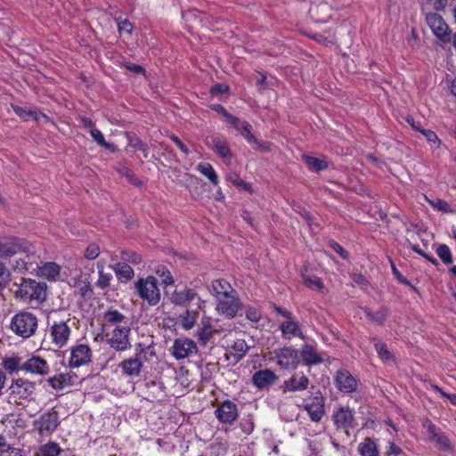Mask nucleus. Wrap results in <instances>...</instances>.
Masks as SVG:
<instances>
[{
  "mask_svg": "<svg viewBox=\"0 0 456 456\" xmlns=\"http://www.w3.org/2000/svg\"><path fill=\"white\" fill-rule=\"evenodd\" d=\"M239 411L236 403L225 400L215 411V416L223 424H232L238 418Z\"/></svg>",
  "mask_w": 456,
  "mask_h": 456,
  "instance_id": "19",
  "label": "nucleus"
},
{
  "mask_svg": "<svg viewBox=\"0 0 456 456\" xmlns=\"http://www.w3.org/2000/svg\"><path fill=\"white\" fill-rule=\"evenodd\" d=\"M134 289L138 297L146 301L149 305L155 306L159 303L160 291L158 287V280L154 276L139 278L134 282Z\"/></svg>",
  "mask_w": 456,
  "mask_h": 456,
  "instance_id": "5",
  "label": "nucleus"
},
{
  "mask_svg": "<svg viewBox=\"0 0 456 456\" xmlns=\"http://www.w3.org/2000/svg\"><path fill=\"white\" fill-rule=\"evenodd\" d=\"M0 456H21L20 450L8 446L0 452Z\"/></svg>",
  "mask_w": 456,
  "mask_h": 456,
  "instance_id": "64",
  "label": "nucleus"
},
{
  "mask_svg": "<svg viewBox=\"0 0 456 456\" xmlns=\"http://www.w3.org/2000/svg\"><path fill=\"white\" fill-rule=\"evenodd\" d=\"M370 341L374 342V347L378 354V356L382 362L394 361L395 355L387 349V346L385 342L381 341L378 338H370Z\"/></svg>",
  "mask_w": 456,
  "mask_h": 456,
  "instance_id": "31",
  "label": "nucleus"
},
{
  "mask_svg": "<svg viewBox=\"0 0 456 456\" xmlns=\"http://www.w3.org/2000/svg\"><path fill=\"white\" fill-rule=\"evenodd\" d=\"M15 296L27 303L42 304L46 299L47 285L33 279H23L15 290Z\"/></svg>",
  "mask_w": 456,
  "mask_h": 456,
  "instance_id": "3",
  "label": "nucleus"
},
{
  "mask_svg": "<svg viewBox=\"0 0 456 456\" xmlns=\"http://www.w3.org/2000/svg\"><path fill=\"white\" fill-rule=\"evenodd\" d=\"M427 433L429 441L434 443L440 451L451 452L452 450V446L448 436L438 429L431 421H428L427 426Z\"/></svg>",
  "mask_w": 456,
  "mask_h": 456,
  "instance_id": "22",
  "label": "nucleus"
},
{
  "mask_svg": "<svg viewBox=\"0 0 456 456\" xmlns=\"http://www.w3.org/2000/svg\"><path fill=\"white\" fill-rule=\"evenodd\" d=\"M52 344L58 348L64 347L70 338L71 329L65 322H53L48 330Z\"/></svg>",
  "mask_w": 456,
  "mask_h": 456,
  "instance_id": "14",
  "label": "nucleus"
},
{
  "mask_svg": "<svg viewBox=\"0 0 456 456\" xmlns=\"http://www.w3.org/2000/svg\"><path fill=\"white\" fill-rule=\"evenodd\" d=\"M436 253L444 265H448L452 264V253L446 244L439 245L436 250Z\"/></svg>",
  "mask_w": 456,
  "mask_h": 456,
  "instance_id": "45",
  "label": "nucleus"
},
{
  "mask_svg": "<svg viewBox=\"0 0 456 456\" xmlns=\"http://www.w3.org/2000/svg\"><path fill=\"white\" fill-rule=\"evenodd\" d=\"M304 162L316 172L323 171L328 168L329 165L325 159H321L310 155H303Z\"/></svg>",
  "mask_w": 456,
  "mask_h": 456,
  "instance_id": "37",
  "label": "nucleus"
},
{
  "mask_svg": "<svg viewBox=\"0 0 456 456\" xmlns=\"http://www.w3.org/2000/svg\"><path fill=\"white\" fill-rule=\"evenodd\" d=\"M212 289L215 296L219 298V296H225L229 293H235V289L224 279H216L212 281Z\"/></svg>",
  "mask_w": 456,
  "mask_h": 456,
  "instance_id": "32",
  "label": "nucleus"
},
{
  "mask_svg": "<svg viewBox=\"0 0 456 456\" xmlns=\"http://www.w3.org/2000/svg\"><path fill=\"white\" fill-rule=\"evenodd\" d=\"M330 247L332 249L338 253L342 258L346 259L348 257V254L346 250L338 242L332 241L330 243Z\"/></svg>",
  "mask_w": 456,
  "mask_h": 456,
  "instance_id": "63",
  "label": "nucleus"
},
{
  "mask_svg": "<svg viewBox=\"0 0 456 456\" xmlns=\"http://www.w3.org/2000/svg\"><path fill=\"white\" fill-rule=\"evenodd\" d=\"M277 364L284 370H294L299 364L298 352L292 346H284L274 351Z\"/></svg>",
  "mask_w": 456,
  "mask_h": 456,
  "instance_id": "16",
  "label": "nucleus"
},
{
  "mask_svg": "<svg viewBox=\"0 0 456 456\" xmlns=\"http://www.w3.org/2000/svg\"><path fill=\"white\" fill-rule=\"evenodd\" d=\"M100 254V248L96 243H90L84 253V256L88 260L95 259Z\"/></svg>",
  "mask_w": 456,
  "mask_h": 456,
  "instance_id": "56",
  "label": "nucleus"
},
{
  "mask_svg": "<svg viewBox=\"0 0 456 456\" xmlns=\"http://www.w3.org/2000/svg\"><path fill=\"white\" fill-rule=\"evenodd\" d=\"M334 385L342 394L352 395L358 389L359 380L346 369H339L334 377Z\"/></svg>",
  "mask_w": 456,
  "mask_h": 456,
  "instance_id": "10",
  "label": "nucleus"
},
{
  "mask_svg": "<svg viewBox=\"0 0 456 456\" xmlns=\"http://www.w3.org/2000/svg\"><path fill=\"white\" fill-rule=\"evenodd\" d=\"M12 108L14 113L17 116H19L23 121H28L29 119H33L37 122H39V116L37 111L27 110L23 107L13 104L12 105Z\"/></svg>",
  "mask_w": 456,
  "mask_h": 456,
  "instance_id": "41",
  "label": "nucleus"
},
{
  "mask_svg": "<svg viewBox=\"0 0 456 456\" xmlns=\"http://www.w3.org/2000/svg\"><path fill=\"white\" fill-rule=\"evenodd\" d=\"M157 273L162 277V283L165 286L174 284V279L170 273V271L166 266L159 267L157 270Z\"/></svg>",
  "mask_w": 456,
  "mask_h": 456,
  "instance_id": "55",
  "label": "nucleus"
},
{
  "mask_svg": "<svg viewBox=\"0 0 456 456\" xmlns=\"http://www.w3.org/2000/svg\"><path fill=\"white\" fill-rule=\"evenodd\" d=\"M240 307L241 303L236 290L235 293L219 296V298H217L216 309L227 318L235 317Z\"/></svg>",
  "mask_w": 456,
  "mask_h": 456,
  "instance_id": "15",
  "label": "nucleus"
},
{
  "mask_svg": "<svg viewBox=\"0 0 456 456\" xmlns=\"http://www.w3.org/2000/svg\"><path fill=\"white\" fill-rule=\"evenodd\" d=\"M118 24V30L120 34L126 33L128 35L132 34L133 31V24L127 19L121 20V18L115 19Z\"/></svg>",
  "mask_w": 456,
  "mask_h": 456,
  "instance_id": "54",
  "label": "nucleus"
},
{
  "mask_svg": "<svg viewBox=\"0 0 456 456\" xmlns=\"http://www.w3.org/2000/svg\"><path fill=\"white\" fill-rule=\"evenodd\" d=\"M388 262L390 264V266H391V270H392V273L394 275V277L395 278V280L401 283V284H403V285H406V286H410L411 288H414L412 286V284L411 283V281L409 280H407L402 273L401 272L397 269L394 260L389 256L388 257Z\"/></svg>",
  "mask_w": 456,
  "mask_h": 456,
  "instance_id": "51",
  "label": "nucleus"
},
{
  "mask_svg": "<svg viewBox=\"0 0 456 456\" xmlns=\"http://www.w3.org/2000/svg\"><path fill=\"white\" fill-rule=\"evenodd\" d=\"M24 356L12 355L4 357L2 362L4 369L10 374L13 375L19 371L23 372Z\"/></svg>",
  "mask_w": 456,
  "mask_h": 456,
  "instance_id": "30",
  "label": "nucleus"
},
{
  "mask_svg": "<svg viewBox=\"0 0 456 456\" xmlns=\"http://www.w3.org/2000/svg\"><path fill=\"white\" fill-rule=\"evenodd\" d=\"M278 380V376L270 369L256 371L252 377L253 385L258 389L267 388Z\"/></svg>",
  "mask_w": 456,
  "mask_h": 456,
  "instance_id": "25",
  "label": "nucleus"
},
{
  "mask_svg": "<svg viewBox=\"0 0 456 456\" xmlns=\"http://www.w3.org/2000/svg\"><path fill=\"white\" fill-rule=\"evenodd\" d=\"M104 320L110 324H118L125 320V315L118 310H108L104 314Z\"/></svg>",
  "mask_w": 456,
  "mask_h": 456,
  "instance_id": "50",
  "label": "nucleus"
},
{
  "mask_svg": "<svg viewBox=\"0 0 456 456\" xmlns=\"http://www.w3.org/2000/svg\"><path fill=\"white\" fill-rule=\"evenodd\" d=\"M420 134L424 135L427 142L431 145L433 149H439L442 145V141L437 136L436 133L430 129H422Z\"/></svg>",
  "mask_w": 456,
  "mask_h": 456,
  "instance_id": "47",
  "label": "nucleus"
},
{
  "mask_svg": "<svg viewBox=\"0 0 456 456\" xmlns=\"http://www.w3.org/2000/svg\"><path fill=\"white\" fill-rule=\"evenodd\" d=\"M362 310L367 319L378 326L384 325L389 315V309L387 306H381L377 311H372L370 307L365 306Z\"/></svg>",
  "mask_w": 456,
  "mask_h": 456,
  "instance_id": "27",
  "label": "nucleus"
},
{
  "mask_svg": "<svg viewBox=\"0 0 456 456\" xmlns=\"http://www.w3.org/2000/svg\"><path fill=\"white\" fill-rule=\"evenodd\" d=\"M142 367V361L134 356L123 360L118 364L121 373L132 379L137 378L141 375Z\"/></svg>",
  "mask_w": 456,
  "mask_h": 456,
  "instance_id": "26",
  "label": "nucleus"
},
{
  "mask_svg": "<svg viewBox=\"0 0 456 456\" xmlns=\"http://www.w3.org/2000/svg\"><path fill=\"white\" fill-rule=\"evenodd\" d=\"M301 356L303 362L307 366L315 365L323 362L322 357L318 354L314 346L305 344L302 346Z\"/></svg>",
  "mask_w": 456,
  "mask_h": 456,
  "instance_id": "29",
  "label": "nucleus"
},
{
  "mask_svg": "<svg viewBox=\"0 0 456 456\" xmlns=\"http://www.w3.org/2000/svg\"><path fill=\"white\" fill-rule=\"evenodd\" d=\"M148 349H150L149 346H146L143 343H137L135 345L134 354L133 356L136 357L138 359H141L142 361V358L144 357Z\"/></svg>",
  "mask_w": 456,
  "mask_h": 456,
  "instance_id": "59",
  "label": "nucleus"
},
{
  "mask_svg": "<svg viewBox=\"0 0 456 456\" xmlns=\"http://www.w3.org/2000/svg\"><path fill=\"white\" fill-rule=\"evenodd\" d=\"M126 138L128 140V146L135 149L136 151H139L142 152L144 159H148L150 154V148L149 145L144 142L142 140H141L136 135H131L128 133H126Z\"/></svg>",
  "mask_w": 456,
  "mask_h": 456,
  "instance_id": "34",
  "label": "nucleus"
},
{
  "mask_svg": "<svg viewBox=\"0 0 456 456\" xmlns=\"http://www.w3.org/2000/svg\"><path fill=\"white\" fill-rule=\"evenodd\" d=\"M121 258L126 262H130L134 265L140 264L142 257L139 254L132 250H124L121 252Z\"/></svg>",
  "mask_w": 456,
  "mask_h": 456,
  "instance_id": "53",
  "label": "nucleus"
},
{
  "mask_svg": "<svg viewBox=\"0 0 456 456\" xmlns=\"http://www.w3.org/2000/svg\"><path fill=\"white\" fill-rule=\"evenodd\" d=\"M229 92V86L224 84H216L210 88V93L213 95L224 94Z\"/></svg>",
  "mask_w": 456,
  "mask_h": 456,
  "instance_id": "62",
  "label": "nucleus"
},
{
  "mask_svg": "<svg viewBox=\"0 0 456 456\" xmlns=\"http://www.w3.org/2000/svg\"><path fill=\"white\" fill-rule=\"evenodd\" d=\"M198 297L197 292L192 289L175 290L170 297V301L176 305H186L188 303Z\"/></svg>",
  "mask_w": 456,
  "mask_h": 456,
  "instance_id": "28",
  "label": "nucleus"
},
{
  "mask_svg": "<svg viewBox=\"0 0 456 456\" xmlns=\"http://www.w3.org/2000/svg\"><path fill=\"white\" fill-rule=\"evenodd\" d=\"M198 315L199 314L197 311L186 310L181 315L182 327L185 330H191L195 325Z\"/></svg>",
  "mask_w": 456,
  "mask_h": 456,
  "instance_id": "43",
  "label": "nucleus"
},
{
  "mask_svg": "<svg viewBox=\"0 0 456 456\" xmlns=\"http://www.w3.org/2000/svg\"><path fill=\"white\" fill-rule=\"evenodd\" d=\"M60 424L58 412L54 410L42 413L34 421V427L42 436L52 435Z\"/></svg>",
  "mask_w": 456,
  "mask_h": 456,
  "instance_id": "11",
  "label": "nucleus"
},
{
  "mask_svg": "<svg viewBox=\"0 0 456 456\" xmlns=\"http://www.w3.org/2000/svg\"><path fill=\"white\" fill-rule=\"evenodd\" d=\"M358 451L362 456H379L376 444L370 438H366L359 444Z\"/></svg>",
  "mask_w": 456,
  "mask_h": 456,
  "instance_id": "39",
  "label": "nucleus"
},
{
  "mask_svg": "<svg viewBox=\"0 0 456 456\" xmlns=\"http://www.w3.org/2000/svg\"><path fill=\"white\" fill-rule=\"evenodd\" d=\"M50 371L47 361L38 355L24 356L23 372L25 374L45 376Z\"/></svg>",
  "mask_w": 456,
  "mask_h": 456,
  "instance_id": "18",
  "label": "nucleus"
},
{
  "mask_svg": "<svg viewBox=\"0 0 456 456\" xmlns=\"http://www.w3.org/2000/svg\"><path fill=\"white\" fill-rule=\"evenodd\" d=\"M426 201L436 211L442 213H452L453 210L451 208L450 204L442 199L431 200L427 195H425Z\"/></svg>",
  "mask_w": 456,
  "mask_h": 456,
  "instance_id": "42",
  "label": "nucleus"
},
{
  "mask_svg": "<svg viewBox=\"0 0 456 456\" xmlns=\"http://www.w3.org/2000/svg\"><path fill=\"white\" fill-rule=\"evenodd\" d=\"M332 419L337 429H343L348 433L357 426L354 410L349 407H340L333 412Z\"/></svg>",
  "mask_w": 456,
  "mask_h": 456,
  "instance_id": "17",
  "label": "nucleus"
},
{
  "mask_svg": "<svg viewBox=\"0 0 456 456\" xmlns=\"http://www.w3.org/2000/svg\"><path fill=\"white\" fill-rule=\"evenodd\" d=\"M206 145L214 151L225 162L230 163L232 158L229 142L225 139L217 136L207 137Z\"/></svg>",
  "mask_w": 456,
  "mask_h": 456,
  "instance_id": "23",
  "label": "nucleus"
},
{
  "mask_svg": "<svg viewBox=\"0 0 456 456\" xmlns=\"http://www.w3.org/2000/svg\"><path fill=\"white\" fill-rule=\"evenodd\" d=\"M78 379L77 373L70 369L69 372H61L49 377L46 379V382L53 389L60 391L66 387L74 386Z\"/></svg>",
  "mask_w": 456,
  "mask_h": 456,
  "instance_id": "21",
  "label": "nucleus"
},
{
  "mask_svg": "<svg viewBox=\"0 0 456 456\" xmlns=\"http://www.w3.org/2000/svg\"><path fill=\"white\" fill-rule=\"evenodd\" d=\"M246 318L252 322H258L262 319L259 309L250 306L246 310Z\"/></svg>",
  "mask_w": 456,
  "mask_h": 456,
  "instance_id": "57",
  "label": "nucleus"
},
{
  "mask_svg": "<svg viewBox=\"0 0 456 456\" xmlns=\"http://www.w3.org/2000/svg\"><path fill=\"white\" fill-rule=\"evenodd\" d=\"M201 325L202 326L198 330L197 336L201 344L206 345L212 338L216 330L208 321L202 322Z\"/></svg>",
  "mask_w": 456,
  "mask_h": 456,
  "instance_id": "36",
  "label": "nucleus"
},
{
  "mask_svg": "<svg viewBox=\"0 0 456 456\" xmlns=\"http://www.w3.org/2000/svg\"><path fill=\"white\" fill-rule=\"evenodd\" d=\"M117 172L121 175L122 176H125L129 183L140 186L142 184V181L136 176V175L127 167L121 166L118 167Z\"/></svg>",
  "mask_w": 456,
  "mask_h": 456,
  "instance_id": "44",
  "label": "nucleus"
},
{
  "mask_svg": "<svg viewBox=\"0 0 456 456\" xmlns=\"http://www.w3.org/2000/svg\"><path fill=\"white\" fill-rule=\"evenodd\" d=\"M302 407L313 422H320L325 415V398L321 390L311 392L303 400Z\"/></svg>",
  "mask_w": 456,
  "mask_h": 456,
  "instance_id": "7",
  "label": "nucleus"
},
{
  "mask_svg": "<svg viewBox=\"0 0 456 456\" xmlns=\"http://www.w3.org/2000/svg\"><path fill=\"white\" fill-rule=\"evenodd\" d=\"M115 273L118 281L127 282L134 275V269L125 262L117 263Z\"/></svg>",
  "mask_w": 456,
  "mask_h": 456,
  "instance_id": "33",
  "label": "nucleus"
},
{
  "mask_svg": "<svg viewBox=\"0 0 456 456\" xmlns=\"http://www.w3.org/2000/svg\"><path fill=\"white\" fill-rule=\"evenodd\" d=\"M38 327V319L31 312L20 311L11 319L9 328L17 337L27 339L35 335Z\"/></svg>",
  "mask_w": 456,
  "mask_h": 456,
  "instance_id": "2",
  "label": "nucleus"
},
{
  "mask_svg": "<svg viewBox=\"0 0 456 456\" xmlns=\"http://www.w3.org/2000/svg\"><path fill=\"white\" fill-rule=\"evenodd\" d=\"M93 360V351L89 345L77 343L69 348L68 366L73 370L88 365Z\"/></svg>",
  "mask_w": 456,
  "mask_h": 456,
  "instance_id": "8",
  "label": "nucleus"
},
{
  "mask_svg": "<svg viewBox=\"0 0 456 456\" xmlns=\"http://www.w3.org/2000/svg\"><path fill=\"white\" fill-rule=\"evenodd\" d=\"M90 134L93 139L97 142V144H99L100 146L105 144L106 140L104 138V135L99 129H91Z\"/></svg>",
  "mask_w": 456,
  "mask_h": 456,
  "instance_id": "61",
  "label": "nucleus"
},
{
  "mask_svg": "<svg viewBox=\"0 0 456 456\" xmlns=\"http://www.w3.org/2000/svg\"><path fill=\"white\" fill-rule=\"evenodd\" d=\"M99 268L98 271V280L96 281V286L102 289H105L110 285V281L112 280V274L110 273H105L102 269V266Z\"/></svg>",
  "mask_w": 456,
  "mask_h": 456,
  "instance_id": "49",
  "label": "nucleus"
},
{
  "mask_svg": "<svg viewBox=\"0 0 456 456\" xmlns=\"http://www.w3.org/2000/svg\"><path fill=\"white\" fill-rule=\"evenodd\" d=\"M309 379L303 372L294 373L289 379L284 381L281 388L284 393L301 392L307 389Z\"/></svg>",
  "mask_w": 456,
  "mask_h": 456,
  "instance_id": "24",
  "label": "nucleus"
},
{
  "mask_svg": "<svg viewBox=\"0 0 456 456\" xmlns=\"http://www.w3.org/2000/svg\"><path fill=\"white\" fill-rule=\"evenodd\" d=\"M10 397L15 403L20 400H29L36 391V383L24 378H17L12 380L9 387Z\"/></svg>",
  "mask_w": 456,
  "mask_h": 456,
  "instance_id": "9",
  "label": "nucleus"
},
{
  "mask_svg": "<svg viewBox=\"0 0 456 456\" xmlns=\"http://www.w3.org/2000/svg\"><path fill=\"white\" fill-rule=\"evenodd\" d=\"M197 170L206 176L209 182L216 185L219 182L218 175L215 171L214 167L209 163H200L197 166Z\"/></svg>",
  "mask_w": 456,
  "mask_h": 456,
  "instance_id": "38",
  "label": "nucleus"
},
{
  "mask_svg": "<svg viewBox=\"0 0 456 456\" xmlns=\"http://www.w3.org/2000/svg\"><path fill=\"white\" fill-rule=\"evenodd\" d=\"M403 453V450L395 444L394 442H388V444L387 446V454L388 456H399Z\"/></svg>",
  "mask_w": 456,
  "mask_h": 456,
  "instance_id": "60",
  "label": "nucleus"
},
{
  "mask_svg": "<svg viewBox=\"0 0 456 456\" xmlns=\"http://www.w3.org/2000/svg\"><path fill=\"white\" fill-rule=\"evenodd\" d=\"M249 346L247 345L244 339H236L232 346L230 347V353L233 355L237 362L240 361L247 352L248 351Z\"/></svg>",
  "mask_w": 456,
  "mask_h": 456,
  "instance_id": "35",
  "label": "nucleus"
},
{
  "mask_svg": "<svg viewBox=\"0 0 456 456\" xmlns=\"http://www.w3.org/2000/svg\"><path fill=\"white\" fill-rule=\"evenodd\" d=\"M24 253L23 259L35 258L33 245L26 239L0 234V258L8 259L16 254Z\"/></svg>",
  "mask_w": 456,
  "mask_h": 456,
  "instance_id": "1",
  "label": "nucleus"
},
{
  "mask_svg": "<svg viewBox=\"0 0 456 456\" xmlns=\"http://www.w3.org/2000/svg\"><path fill=\"white\" fill-rule=\"evenodd\" d=\"M37 256L30 259H19L16 261L15 268L21 273H33L37 271V274L48 281H56L61 273V266L54 262H46L38 265L36 262Z\"/></svg>",
  "mask_w": 456,
  "mask_h": 456,
  "instance_id": "4",
  "label": "nucleus"
},
{
  "mask_svg": "<svg viewBox=\"0 0 456 456\" xmlns=\"http://www.w3.org/2000/svg\"><path fill=\"white\" fill-rule=\"evenodd\" d=\"M131 330L128 326H117L111 332L107 343L117 352H125L131 348L129 336Z\"/></svg>",
  "mask_w": 456,
  "mask_h": 456,
  "instance_id": "12",
  "label": "nucleus"
},
{
  "mask_svg": "<svg viewBox=\"0 0 456 456\" xmlns=\"http://www.w3.org/2000/svg\"><path fill=\"white\" fill-rule=\"evenodd\" d=\"M197 352V344L190 338H176L172 346V355L176 360L185 359Z\"/></svg>",
  "mask_w": 456,
  "mask_h": 456,
  "instance_id": "20",
  "label": "nucleus"
},
{
  "mask_svg": "<svg viewBox=\"0 0 456 456\" xmlns=\"http://www.w3.org/2000/svg\"><path fill=\"white\" fill-rule=\"evenodd\" d=\"M62 449L55 442H48L45 444L40 446L37 456H59Z\"/></svg>",
  "mask_w": 456,
  "mask_h": 456,
  "instance_id": "40",
  "label": "nucleus"
},
{
  "mask_svg": "<svg viewBox=\"0 0 456 456\" xmlns=\"http://www.w3.org/2000/svg\"><path fill=\"white\" fill-rule=\"evenodd\" d=\"M273 309L278 315L285 319L279 327L281 332V337L284 339L290 340L293 338H304L300 323L292 312L275 304L273 305Z\"/></svg>",
  "mask_w": 456,
  "mask_h": 456,
  "instance_id": "6",
  "label": "nucleus"
},
{
  "mask_svg": "<svg viewBox=\"0 0 456 456\" xmlns=\"http://www.w3.org/2000/svg\"><path fill=\"white\" fill-rule=\"evenodd\" d=\"M303 283L307 287L312 289L313 287L317 288L318 289L322 290L324 289V284L321 278L317 276H307L305 274H302Z\"/></svg>",
  "mask_w": 456,
  "mask_h": 456,
  "instance_id": "52",
  "label": "nucleus"
},
{
  "mask_svg": "<svg viewBox=\"0 0 456 456\" xmlns=\"http://www.w3.org/2000/svg\"><path fill=\"white\" fill-rule=\"evenodd\" d=\"M427 22L434 35L443 43H450L452 40L451 30L444 18L435 12L427 15Z\"/></svg>",
  "mask_w": 456,
  "mask_h": 456,
  "instance_id": "13",
  "label": "nucleus"
},
{
  "mask_svg": "<svg viewBox=\"0 0 456 456\" xmlns=\"http://www.w3.org/2000/svg\"><path fill=\"white\" fill-rule=\"evenodd\" d=\"M123 67L126 69H127L130 72L134 73V74H142L143 76H145V74H146V70L142 66L133 63V62L125 61L123 63Z\"/></svg>",
  "mask_w": 456,
  "mask_h": 456,
  "instance_id": "58",
  "label": "nucleus"
},
{
  "mask_svg": "<svg viewBox=\"0 0 456 456\" xmlns=\"http://www.w3.org/2000/svg\"><path fill=\"white\" fill-rule=\"evenodd\" d=\"M228 181L231 182L237 188L242 189L249 193L253 192L252 184L245 182L238 174L231 175L228 177Z\"/></svg>",
  "mask_w": 456,
  "mask_h": 456,
  "instance_id": "48",
  "label": "nucleus"
},
{
  "mask_svg": "<svg viewBox=\"0 0 456 456\" xmlns=\"http://www.w3.org/2000/svg\"><path fill=\"white\" fill-rule=\"evenodd\" d=\"M406 242H407L408 248H410L413 252L421 256L422 257L427 259L428 262H430L435 266L439 265V262L437 261V259L431 254L426 253L424 250H422L418 244L411 243L408 239L406 240Z\"/></svg>",
  "mask_w": 456,
  "mask_h": 456,
  "instance_id": "46",
  "label": "nucleus"
}]
</instances>
